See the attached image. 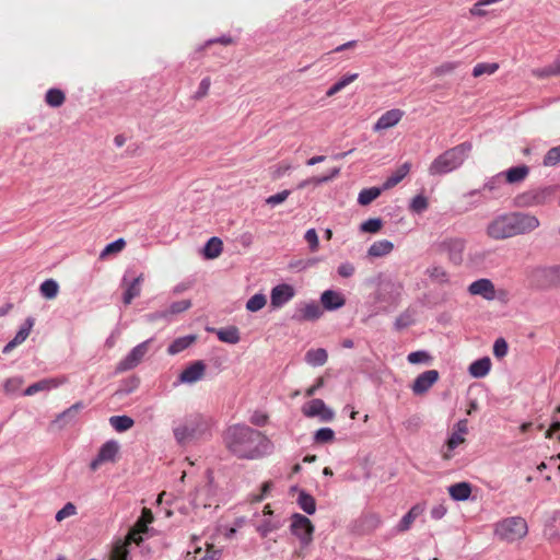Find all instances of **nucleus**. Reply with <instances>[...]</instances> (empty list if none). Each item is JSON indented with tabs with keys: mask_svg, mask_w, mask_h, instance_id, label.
Listing matches in <instances>:
<instances>
[{
	"mask_svg": "<svg viewBox=\"0 0 560 560\" xmlns=\"http://www.w3.org/2000/svg\"><path fill=\"white\" fill-rule=\"evenodd\" d=\"M223 439L228 450L240 458H259L271 454L273 450V444L267 436L248 425L230 427Z\"/></svg>",
	"mask_w": 560,
	"mask_h": 560,
	"instance_id": "obj_1",
	"label": "nucleus"
},
{
	"mask_svg": "<svg viewBox=\"0 0 560 560\" xmlns=\"http://www.w3.org/2000/svg\"><path fill=\"white\" fill-rule=\"evenodd\" d=\"M540 225L539 219L528 212L511 211L494 217L487 225V235L495 241L529 234Z\"/></svg>",
	"mask_w": 560,
	"mask_h": 560,
	"instance_id": "obj_2",
	"label": "nucleus"
},
{
	"mask_svg": "<svg viewBox=\"0 0 560 560\" xmlns=\"http://www.w3.org/2000/svg\"><path fill=\"white\" fill-rule=\"evenodd\" d=\"M210 422L201 413H189L173 424V435L176 443L185 446L209 434Z\"/></svg>",
	"mask_w": 560,
	"mask_h": 560,
	"instance_id": "obj_3",
	"label": "nucleus"
},
{
	"mask_svg": "<svg viewBox=\"0 0 560 560\" xmlns=\"http://www.w3.org/2000/svg\"><path fill=\"white\" fill-rule=\"evenodd\" d=\"M471 149V143L466 141L446 150L432 161L428 170L429 174L441 176L457 170L468 158Z\"/></svg>",
	"mask_w": 560,
	"mask_h": 560,
	"instance_id": "obj_4",
	"label": "nucleus"
},
{
	"mask_svg": "<svg viewBox=\"0 0 560 560\" xmlns=\"http://www.w3.org/2000/svg\"><path fill=\"white\" fill-rule=\"evenodd\" d=\"M526 521L521 516L506 517L495 524L494 534L502 540L516 541L527 535Z\"/></svg>",
	"mask_w": 560,
	"mask_h": 560,
	"instance_id": "obj_5",
	"label": "nucleus"
},
{
	"mask_svg": "<svg viewBox=\"0 0 560 560\" xmlns=\"http://www.w3.org/2000/svg\"><path fill=\"white\" fill-rule=\"evenodd\" d=\"M528 282L537 289L560 285V266L535 267L528 272Z\"/></svg>",
	"mask_w": 560,
	"mask_h": 560,
	"instance_id": "obj_6",
	"label": "nucleus"
},
{
	"mask_svg": "<svg viewBox=\"0 0 560 560\" xmlns=\"http://www.w3.org/2000/svg\"><path fill=\"white\" fill-rule=\"evenodd\" d=\"M555 192L556 186L530 189L516 197V205L527 208L542 206L553 200Z\"/></svg>",
	"mask_w": 560,
	"mask_h": 560,
	"instance_id": "obj_7",
	"label": "nucleus"
},
{
	"mask_svg": "<svg viewBox=\"0 0 560 560\" xmlns=\"http://www.w3.org/2000/svg\"><path fill=\"white\" fill-rule=\"evenodd\" d=\"M466 241L462 237H446L436 244L440 253L446 254L448 260L458 266L463 262Z\"/></svg>",
	"mask_w": 560,
	"mask_h": 560,
	"instance_id": "obj_8",
	"label": "nucleus"
},
{
	"mask_svg": "<svg viewBox=\"0 0 560 560\" xmlns=\"http://www.w3.org/2000/svg\"><path fill=\"white\" fill-rule=\"evenodd\" d=\"M291 534L299 538L302 547H306L313 539L314 526L308 517L300 513L291 516Z\"/></svg>",
	"mask_w": 560,
	"mask_h": 560,
	"instance_id": "obj_9",
	"label": "nucleus"
},
{
	"mask_svg": "<svg viewBox=\"0 0 560 560\" xmlns=\"http://www.w3.org/2000/svg\"><path fill=\"white\" fill-rule=\"evenodd\" d=\"M503 173H498L494 176L489 177L482 188L470 190L466 196L472 197L475 195H481L483 200L489 199H498L503 196V185H504Z\"/></svg>",
	"mask_w": 560,
	"mask_h": 560,
	"instance_id": "obj_10",
	"label": "nucleus"
},
{
	"mask_svg": "<svg viewBox=\"0 0 560 560\" xmlns=\"http://www.w3.org/2000/svg\"><path fill=\"white\" fill-rule=\"evenodd\" d=\"M468 432L467 420H459L453 428V432L448 436L445 448L442 451V458L450 460L454 451L465 442V434Z\"/></svg>",
	"mask_w": 560,
	"mask_h": 560,
	"instance_id": "obj_11",
	"label": "nucleus"
},
{
	"mask_svg": "<svg viewBox=\"0 0 560 560\" xmlns=\"http://www.w3.org/2000/svg\"><path fill=\"white\" fill-rule=\"evenodd\" d=\"M151 341L152 339H148L133 347L129 351V353L122 360L119 361L117 365V371L125 372L138 366L142 362L145 354L148 353Z\"/></svg>",
	"mask_w": 560,
	"mask_h": 560,
	"instance_id": "obj_12",
	"label": "nucleus"
},
{
	"mask_svg": "<svg viewBox=\"0 0 560 560\" xmlns=\"http://www.w3.org/2000/svg\"><path fill=\"white\" fill-rule=\"evenodd\" d=\"M302 412L307 418L318 417L323 422H329L334 419L335 412L326 406L324 400L315 398L302 407Z\"/></svg>",
	"mask_w": 560,
	"mask_h": 560,
	"instance_id": "obj_13",
	"label": "nucleus"
},
{
	"mask_svg": "<svg viewBox=\"0 0 560 560\" xmlns=\"http://www.w3.org/2000/svg\"><path fill=\"white\" fill-rule=\"evenodd\" d=\"M323 315L322 307L314 301L301 303L295 307L292 319L295 322H314Z\"/></svg>",
	"mask_w": 560,
	"mask_h": 560,
	"instance_id": "obj_14",
	"label": "nucleus"
},
{
	"mask_svg": "<svg viewBox=\"0 0 560 560\" xmlns=\"http://www.w3.org/2000/svg\"><path fill=\"white\" fill-rule=\"evenodd\" d=\"M118 452H119L118 442H116L114 440H109V441L105 442L101 446L96 457L91 462V464H90L91 469L96 470L104 463L115 462Z\"/></svg>",
	"mask_w": 560,
	"mask_h": 560,
	"instance_id": "obj_15",
	"label": "nucleus"
},
{
	"mask_svg": "<svg viewBox=\"0 0 560 560\" xmlns=\"http://www.w3.org/2000/svg\"><path fill=\"white\" fill-rule=\"evenodd\" d=\"M440 374L436 370H428L419 374L411 385L415 395L420 396L429 392V389L439 381Z\"/></svg>",
	"mask_w": 560,
	"mask_h": 560,
	"instance_id": "obj_16",
	"label": "nucleus"
},
{
	"mask_svg": "<svg viewBox=\"0 0 560 560\" xmlns=\"http://www.w3.org/2000/svg\"><path fill=\"white\" fill-rule=\"evenodd\" d=\"M425 511V505L423 503H418L411 506V509L400 518L398 524L393 528L394 534H402L408 532L413 522L423 514Z\"/></svg>",
	"mask_w": 560,
	"mask_h": 560,
	"instance_id": "obj_17",
	"label": "nucleus"
},
{
	"mask_svg": "<svg viewBox=\"0 0 560 560\" xmlns=\"http://www.w3.org/2000/svg\"><path fill=\"white\" fill-rule=\"evenodd\" d=\"M471 295H478L485 300L492 301L495 299V289L491 280L482 278L471 282L468 287Z\"/></svg>",
	"mask_w": 560,
	"mask_h": 560,
	"instance_id": "obj_18",
	"label": "nucleus"
},
{
	"mask_svg": "<svg viewBox=\"0 0 560 560\" xmlns=\"http://www.w3.org/2000/svg\"><path fill=\"white\" fill-rule=\"evenodd\" d=\"M404 110L399 108H393L384 114L376 120L373 126L374 131H382L395 127L404 117Z\"/></svg>",
	"mask_w": 560,
	"mask_h": 560,
	"instance_id": "obj_19",
	"label": "nucleus"
},
{
	"mask_svg": "<svg viewBox=\"0 0 560 560\" xmlns=\"http://www.w3.org/2000/svg\"><path fill=\"white\" fill-rule=\"evenodd\" d=\"M294 296V289L292 285L283 283L278 284L271 290L270 300L271 305L276 308L282 307Z\"/></svg>",
	"mask_w": 560,
	"mask_h": 560,
	"instance_id": "obj_20",
	"label": "nucleus"
},
{
	"mask_svg": "<svg viewBox=\"0 0 560 560\" xmlns=\"http://www.w3.org/2000/svg\"><path fill=\"white\" fill-rule=\"evenodd\" d=\"M206 371V364L202 361H195L179 374V382L192 384L202 378Z\"/></svg>",
	"mask_w": 560,
	"mask_h": 560,
	"instance_id": "obj_21",
	"label": "nucleus"
},
{
	"mask_svg": "<svg viewBox=\"0 0 560 560\" xmlns=\"http://www.w3.org/2000/svg\"><path fill=\"white\" fill-rule=\"evenodd\" d=\"M192 551H188L184 560H218V550H214L212 546L207 544V549L203 551L202 548L197 544V538H194L191 544Z\"/></svg>",
	"mask_w": 560,
	"mask_h": 560,
	"instance_id": "obj_22",
	"label": "nucleus"
},
{
	"mask_svg": "<svg viewBox=\"0 0 560 560\" xmlns=\"http://www.w3.org/2000/svg\"><path fill=\"white\" fill-rule=\"evenodd\" d=\"M320 303L327 311H336L346 304L345 296L335 290H326L320 295Z\"/></svg>",
	"mask_w": 560,
	"mask_h": 560,
	"instance_id": "obj_23",
	"label": "nucleus"
},
{
	"mask_svg": "<svg viewBox=\"0 0 560 560\" xmlns=\"http://www.w3.org/2000/svg\"><path fill=\"white\" fill-rule=\"evenodd\" d=\"M411 163L405 162L395 172H393L383 183V189L388 190L398 185L410 172Z\"/></svg>",
	"mask_w": 560,
	"mask_h": 560,
	"instance_id": "obj_24",
	"label": "nucleus"
},
{
	"mask_svg": "<svg viewBox=\"0 0 560 560\" xmlns=\"http://www.w3.org/2000/svg\"><path fill=\"white\" fill-rule=\"evenodd\" d=\"M61 382L57 378H44L30 385L23 393L24 396H33L39 392H49L57 388Z\"/></svg>",
	"mask_w": 560,
	"mask_h": 560,
	"instance_id": "obj_25",
	"label": "nucleus"
},
{
	"mask_svg": "<svg viewBox=\"0 0 560 560\" xmlns=\"http://www.w3.org/2000/svg\"><path fill=\"white\" fill-rule=\"evenodd\" d=\"M264 514L268 517L264 518L257 526V532L261 537H267L270 533L277 530L280 527V523L270 518L272 511L270 510L269 505L265 506Z\"/></svg>",
	"mask_w": 560,
	"mask_h": 560,
	"instance_id": "obj_26",
	"label": "nucleus"
},
{
	"mask_svg": "<svg viewBox=\"0 0 560 560\" xmlns=\"http://www.w3.org/2000/svg\"><path fill=\"white\" fill-rule=\"evenodd\" d=\"M491 369V360L488 357H483L474 361L469 368L468 372L472 377L482 378L490 372Z\"/></svg>",
	"mask_w": 560,
	"mask_h": 560,
	"instance_id": "obj_27",
	"label": "nucleus"
},
{
	"mask_svg": "<svg viewBox=\"0 0 560 560\" xmlns=\"http://www.w3.org/2000/svg\"><path fill=\"white\" fill-rule=\"evenodd\" d=\"M450 497L455 501H466L471 494V485L463 481L448 487Z\"/></svg>",
	"mask_w": 560,
	"mask_h": 560,
	"instance_id": "obj_28",
	"label": "nucleus"
},
{
	"mask_svg": "<svg viewBox=\"0 0 560 560\" xmlns=\"http://www.w3.org/2000/svg\"><path fill=\"white\" fill-rule=\"evenodd\" d=\"M503 173L504 180L509 184H517L523 182L528 173L529 168L526 165L513 166Z\"/></svg>",
	"mask_w": 560,
	"mask_h": 560,
	"instance_id": "obj_29",
	"label": "nucleus"
},
{
	"mask_svg": "<svg viewBox=\"0 0 560 560\" xmlns=\"http://www.w3.org/2000/svg\"><path fill=\"white\" fill-rule=\"evenodd\" d=\"M84 408L83 402L79 401L70 406L68 409L59 413L54 423H60L59 428L65 427L67 423L72 422L77 415Z\"/></svg>",
	"mask_w": 560,
	"mask_h": 560,
	"instance_id": "obj_30",
	"label": "nucleus"
},
{
	"mask_svg": "<svg viewBox=\"0 0 560 560\" xmlns=\"http://www.w3.org/2000/svg\"><path fill=\"white\" fill-rule=\"evenodd\" d=\"M143 282V275L140 273L138 277L132 279V281L127 285V289L124 292V303L129 305L133 299L140 295L141 293V284Z\"/></svg>",
	"mask_w": 560,
	"mask_h": 560,
	"instance_id": "obj_31",
	"label": "nucleus"
},
{
	"mask_svg": "<svg viewBox=\"0 0 560 560\" xmlns=\"http://www.w3.org/2000/svg\"><path fill=\"white\" fill-rule=\"evenodd\" d=\"M304 359L311 366H322L327 362L328 354L323 348L311 349L305 353Z\"/></svg>",
	"mask_w": 560,
	"mask_h": 560,
	"instance_id": "obj_32",
	"label": "nucleus"
},
{
	"mask_svg": "<svg viewBox=\"0 0 560 560\" xmlns=\"http://www.w3.org/2000/svg\"><path fill=\"white\" fill-rule=\"evenodd\" d=\"M393 249L394 244L390 241H376L369 247L368 255L371 257H383L392 253Z\"/></svg>",
	"mask_w": 560,
	"mask_h": 560,
	"instance_id": "obj_33",
	"label": "nucleus"
},
{
	"mask_svg": "<svg viewBox=\"0 0 560 560\" xmlns=\"http://www.w3.org/2000/svg\"><path fill=\"white\" fill-rule=\"evenodd\" d=\"M217 337L220 341L230 345H236L241 340L240 331L235 326L218 329Z\"/></svg>",
	"mask_w": 560,
	"mask_h": 560,
	"instance_id": "obj_34",
	"label": "nucleus"
},
{
	"mask_svg": "<svg viewBox=\"0 0 560 560\" xmlns=\"http://www.w3.org/2000/svg\"><path fill=\"white\" fill-rule=\"evenodd\" d=\"M425 275L435 283L446 284L450 282V275L442 266L433 265L427 268Z\"/></svg>",
	"mask_w": 560,
	"mask_h": 560,
	"instance_id": "obj_35",
	"label": "nucleus"
},
{
	"mask_svg": "<svg viewBox=\"0 0 560 560\" xmlns=\"http://www.w3.org/2000/svg\"><path fill=\"white\" fill-rule=\"evenodd\" d=\"M196 341L195 335H187L184 337L176 338L167 348V352L172 355L177 354Z\"/></svg>",
	"mask_w": 560,
	"mask_h": 560,
	"instance_id": "obj_36",
	"label": "nucleus"
},
{
	"mask_svg": "<svg viewBox=\"0 0 560 560\" xmlns=\"http://www.w3.org/2000/svg\"><path fill=\"white\" fill-rule=\"evenodd\" d=\"M296 502L300 509L303 510L306 514L312 515L315 513L316 501L314 497L307 493L306 491L300 490Z\"/></svg>",
	"mask_w": 560,
	"mask_h": 560,
	"instance_id": "obj_37",
	"label": "nucleus"
},
{
	"mask_svg": "<svg viewBox=\"0 0 560 560\" xmlns=\"http://www.w3.org/2000/svg\"><path fill=\"white\" fill-rule=\"evenodd\" d=\"M223 249V243L219 237H211L203 247V255L208 259L217 258Z\"/></svg>",
	"mask_w": 560,
	"mask_h": 560,
	"instance_id": "obj_38",
	"label": "nucleus"
},
{
	"mask_svg": "<svg viewBox=\"0 0 560 560\" xmlns=\"http://www.w3.org/2000/svg\"><path fill=\"white\" fill-rule=\"evenodd\" d=\"M545 535L560 539V511H555L545 526Z\"/></svg>",
	"mask_w": 560,
	"mask_h": 560,
	"instance_id": "obj_39",
	"label": "nucleus"
},
{
	"mask_svg": "<svg viewBox=\"0 0 560 560\" xmlns=\"http://www.w3.org/2000/svg\"><path fill=\"white\" fill-rule=\"evenodd\" d=\"M109 423L117 432H125L133 427L135 421L129 416H113Z\"/></svg>",
	"mask_w": 560,
	"mask_h": 560,
	"instance_id": "obj_40",
	"label": "nucleus"
},
{
	"mask_svg": "<svg viewBox=\"0 0 560 560\" xmlns=\"http://www.w3.org/2000/svg\"><path fill=\"white\" fill-rule=\"evenodd\" d=\"M383 190H384L383 187L382 188L370 187V188L362 189L358 196L359 205H361V206L370 205L382 194Z\"/></svg>",
	"mask_w": 560,
	"mask_h": 560,
	"instance_id": "obj_41",
	"label": "nucleus"
},
{
	"mask_svg": "<svg viewBox=\"0 0 560 560\" xmlns=\"http://www.w3.org/2000/svg\"><path fill=\"white\" fill-rule=\"evenodd\" d=\"M59 291V284L54 279H47L39 285V292L43 298L51 300L55 299Z\"/></svg>",
	"mask_w": 560,
	"mask_h": 560,
	"instance_id": "obj_42",
	"label": "nucleus"
},
{
	"mask_svg": "<svg viewBox=\"0 0 560 560\" xmlns=\"http://www.w3.org/2000/svg\"><path fill=\"white\" fill-rule=\"evenodd\" d=\"M65 100V93L59 89H49L45 95V102L51 107L61 106Z\"/></svg>",
	"mask_w": 560,
	"mask_h": 560,
	"instance_id": "obj_43",
	"label": "nucleus"
},
{
	"mask_svg": "<svg viewBox=\"0 0 560 560\" xmlns=\"http://www.w3.org/2000/svg\"><path fill=\"white\" fill-rule=\"evenodd\" d=\"M126 246V242L124 238H118L109 244H107L104 249L100 254V259H106L110 255H116L120 253Z\"/></svg>",
	"mask_w": 560,
	"mask_h": 560,
	"instance_id": "obj_44",
	"label": "nucleus"
},
{
	"mask_svg": "<svg viewBox=\"0 0 560 560\" xmlns=\"http://www.w3.org/2000/svg\"><path fill=\"white\" fill-rule=\"evenodd\" d=\"M129 549L128 544L122 540H117L112 549L110 560H128Z\"/></svg>",
	"mask_w": 560,
	"mask_h": 560,
	"instance_id": "obj_45",
	"label": "nucleus"
},
{
	"mask_svg": "<svg viewBox=\"0 0 560 560\" xmlns=\"http://www.w3.org/2000/svg\"><path fill=\"white\" fill-rule=\"evenodd\" d=\"M191 307V301L190 300H182L177 302H173L170 307L166 311L167 317L170 322H172L173 316L180 314Z\"/></svg>",
	"mask_w": 560,
	"mask_h": 560,
	"instance_id": "obj_46",
	"label": "nucleus"
},
{
	"mask_svg": "<svg viewBox=\"0 0 560 560\" xmlns=\"http://www.w3.org/2000/svg\"><path fill=\"white\" fill-rule=\"evenodd\" d=\"M499 69V65L495 62H480L477 63L472 69V75L478 78L482 74H492Z\"/></svg>",
	"mask_w": 560,
	"mask_h": 560,
	"instance_id": "obj_47",
	"label": "nucleus"
},
{
	"mask_svg": "<svg viewBox=\"0 0 560 560\" xmlns=\"http://www.w3.org/2000/svg\"><path fill=\"white\" fill-rule=\"evenodd\" d=\"M266 295L262 293H256L247 301L246 308L249 312H258L266 305Z\"/></svg>",
	"mask_w": 560,
	"mask_h": 560,
	"instance_id": "obj_48",
	"label": "nucleus"
},
{
	"mask_svg": "<svg viewBox=\"0 0 560 560\" xmlns=\"http://www.w3.org/2000/svg\"><path fill=\"white\" fill-rule=\"evenodd\" d=\"M34 325V319L32 317L26 318L25 323L21 326L19 331L15 334L13 340L18 342V345L24 342L28 337L31 329Z\"/></svg>",
	"mask_w": 560,
	"mask_h": 560,
	"instance_id": "obj_49",
	"label": "nucleus"
},
{
	"mask_svg": "<svg viewBox=\"0 0 560 560\" xmlns=\"http://www.w3.org/2000/svg\"><path fill=\"white\" fill-rule=\"evenodd\" d=\"M335 432L330 428H320L314 433V442L315 443H328L334 441Z\"/></svg>",
	"mask_w": 560,
	"mask_h": 560,
	"instance_id": "obj_50",
	"label": "nucleus"
},
{
	"mask_svg": "<svg viewBox=\"0 0 560 560\" xmlns=\"http://www.w3.org/2000/svg\"><path fill=\"white\" fill-rule=\"evenodd\" d=\"M431 355L428 351L419 350L415 352H410L407 357V361L410 364H420V363H429L431 361Z\"/></svg>",
	"mask_w": 560,
	"mask_h": 560,
	"instance_id": "obj_51",
	"label": "nucleus"
},
{
	"mask_svg": "<svg viewBox=\"0 0 560 560\" xmlns=\"http://www.w3.org/2000/svg\"><path fill=\"white\" fill-rule=\"evenodd\" d=\"M429 207V202H428V199L427 197H424L423 195H417L416 197L412 198L411 202H410V210L416 212V213H422L423 211H425Z\"/></svg>",
	"mask_w": 560,
	"mask_h": 560,
	"instance_id": "obj_52",
	"label": "nucleus"
},
{
	"mask_svg": "<svg viewBox=\"0 0 560 560\" xmlns=\"http://www.w3.org/2000/svg\"><path fill=\"white\" fill-rule=\"evenodd\" d=\"M383 226V221L380 218H372L364 221L360 229L365 233H377Z\"/></svg>",
	"mask_w": 560,
	"mask_h": 560,
	"instance_id": "obj_53",
	"label": "nucleus"
},
{
	"mask_svg": "<svg viewBox=\"0 0 560 560\" xmlns=\"http://www.w3.org/2000/svg\"><path fill=\"white\" fill-rule=\"evenodd\" d=\"M362 523L368 530H374L381 526L382 518L378 514L370 513L362 517Z\"/></svg>",
	"mask_w": 560,
	"mask_h": 560,
	"instance_id": "obj_54",
	"label": "nucleus"
},
{
	"mask_svg": "<svg viewBox=\"0 0 560 560\" xmlns=\"http://www.w3.org/2000/svg\"><path fill=\"white\" fill-rule=\"evenodd\" d=\"M558 163H560V145L548 150L544 158V165L546 166H555Z\"/></svg>",
	"mask_w": 560,
	"mask_h": 560,
	"instance_id": "obj_55",
	"label": "nucleus"
},
{
	"mask_svg": "<svg viewBox=\"0 0 560 560\" xmlns=\"http://www.w3.org/2000/svg\"><path fill=\"white\" fill-rule=\"evenodd\" d=\"M23 383L24 381L21 376L10 377L4 382V392L8 394H14L22 387Z\"/></svg>",
	"mask_w": 560,
	"mask_h": 560,
	"instance_id": "obj_56",
	"label": "nucleus"
},
{
	"mask_svg": "<svg viewBox=\"0 0 560 560\" xmlns=\"http://www.w3.org/2000/svg\"><path fill=\"white\" fill-rule=\"evenodd\" d=\"M77 514V508L73 503L71 502H68L63 505L62 509H60L57 513H56V521L57 522H61L63 521L65 518L67 517H70V516H73Z\"/></svg>",
	"mask_w": 560,
	"mask_h": 560,
	"instance_id": "obj_57",
	"label": "nucleus"
},
{
	"mask_svg": "<svg viewBox=\"0 0 560 560\" xmlns=\"http://www.w3.org/2000/svg\"><path fill=\"white\" fill-rule=\"evenodd\" d=\"M509 346L505 339L498 338L493 345V354L495 358L501 359L508 354Z\"/></svg>",
	"mask_w": 560,
	"mask_h": 560,
	"instance_id": "obj_58",
	"label": "nucleus"
},
{
	"mask_svg": "<svg viewBox=\"0 0 560 560\" xmlns=\"http://www.w3.org/2000/svg\"><path fill=\"white\" fill-rule=\"evenodd\" d=\"M304 238L308 243L311 252H316L318 249L319 242L315 229L307 230Z\"/></svg>",
	"mask_w": 560,
	"mask_h": 560,
	"instance_id": "obj_59",
	"label": "nucleus"
},
{
	"mask_svg": "<svg viewBox=\"0 0 560 560\" xmlns=\"http://www.w3.org/2000/svg\"><path fill=\"white\" fill-rule=\"evenodd\" d=\"M292 168L293 165L290 162L282 161L273 167L272 176L273 178H280Z\"/></svg>",
	"mask_w": 560,
	"mask_h": 560,
	"instance_id": "obj_60",
	"label": "nucleus"
},
{
	"mask_svg": "<svg viewBox=\"0 0 560 560\" xmlns=\"http://www.w3.org/2000/svg\"><path fill=\"white\" fill-rule=\"evenodd\" d=\"M211 85L210 78H203L201 82L199 83L198 90L196 91L194 98L195 100H201L208 93Z\"/></svg>",
	"mask_w": 560,
	"mask_h": 560,
	"instance_id": "obj_61",
	"label": "nucleus"
},
{
	"mask_svg": "<svg viewBox=\"0 0 560 560\" xmlns=\"http://www.w3.org/2000/svg\"><path fill=\"white\" fill-rule=\"evenodd\" d=\"M337 272L342 278H350L355 272V267L353 264L346 261L338 266Z\"/></svg>",
	"mask_w": 560,
	"mask_h": 560,
	"instance_id": "obj_62",
	"label": "nucleus"
},
{
	"mask_svg": "<svg viewBox=\"0 0 560 560\" xmlns=\"http://www.w3.org/2000/svg\"><path fill=\"white\" fill-rule=\"evenodd\" d=\"M141 533H144L143 528L136 527V528L131 529L128 533L126 539L122 540V542L128 544V546L132 542L139 545L142 541Z\"/></svg>",
	"mask_w": 560,
	"mask_h": 560,
	"instance_id": "obj_63",
	"label": "nucleus"
},
{
	"mask_svg": "<svg viewBox=\"0 0 560 560\" xmlns=\"http://www.w3.org/2000/svg\"><path fill=\"white\" fill-rule=\"evenodd\" d=\"M290 195V190H282L267 198L266 202L272 207L282 203Z\"/></svg>",
	"mask_w": 560,
	"mask_h": 560,
	"instance_id": "obj_64",
	"label": "nucleus"
}]
</instances>
